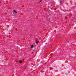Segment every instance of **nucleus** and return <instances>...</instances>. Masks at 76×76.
Returning a JSON list of instances; mask_svg holds the SVG:
<instances>
[{"mask_svg": "<svg viewBox=\"0 0 76 76\" xmlns=\"http://www.w3.org/2000/svg\"><path fill=\"white\" fill-rule=\"evenodd\" d=\"M31 48H34V46L33 45H32L31 46Z\"/></svg>", "mask_w": 76, "mask_h": 76, "instance_id": "f257e3e1", "label": "nucleus"}, {"mask_svg": "<svg viewBox=\"0 0 76 76\" xmlns=\"http://www.w3.org/2000/svg\"><path fill=\"white\" fill-rule=\"evenodd\" d=\"M13 11L14 12V13H17V12L16 11V10H13Z\"/></svg>", "mask_w": 76, "mask_h": 76, "instance_id": "f03ea898", "label": "nucleus"}, {"mask_svg": "<svg viewBox=\"0 0 76 76\" xmlns=\"http://www.w3.org/2000/svg\"><path fill=\"white\" fill-rule=\"evenodd\" d=\"M38 43H39V41H37L36 42V44H37Z\"/></svg>", "mask_w": 76, "mask_h": 76, "instance_id": "7ed1b4c3", "label": "nucleus"}, {"mask_svg": "<svg viewBox=\"0 0 76 76\" xmlns=\"http://www.w3.org/2000/svg\"><path fill=\"white\" fill-rule=\"evenodd\" d=\"M19 63H22V61L21 60H20L19 61Z\"/></svg>", "mask_w": 76, "mask_h": 76, "instance_id": "20e7f679", "label": "nucleus"}, {"mask_svg": "<svg viewBox=\"0 0 76 76\" xmlns=\"http://www.w3.org/2000/svg\"><path fill=\"white\" fill-rule=\"evenodd\" d=\"M42 0H40V1H39V2L40 3V2H41V1H42Z\"/></svg>", "mask_w": 76, "mask_h": 76, "instance_id": "39448f33", "label": "nucleus"}, {"mask_svg": "<svg viewBox=\"0 0 76 76\" xmlns=\"http://www.w3.org/2000/svg\"><path fill=\"white\" fill-rule=\"evenodd\" d=\"M62 1H61L60 2V3H61Z\"/></svg>", "mask_w": 76, "mask_h": 76, "instance_id": "423d86ee", "label": "nucleus"}, {"mask_svg": "<svg viewBox=\"0 0 76 76\" xmlns=\"http://www.w3.org/2000/svg\"><path fill=\"white\" fill-rule=\"evenodd\" d=\"M37 52L36 51V54H37Z\"/></svg>", "mask_w": 76, "mask_h": 76, "instance_id": "0eeeda50", "label": "nucleus"}, {"mask_svg": "<svg viewBox=\"0 0 76 76\" xmlns=\"http://www.w3.org/2000/svg\"><path fill=\"white\" fill-rule=\"evenodd\" d=\"M18 22V21H16L15 22L16 23V22Z\"/></svg>", "mask_w": 76, "mask_h": 76, "instance_id": "6e6552de", "label": "nucleus"}, {"mask_svg": "<svg viewBox=\"0 0 76 76\" xmlns=\"http://www.w3.org/2000/svg\"><path fill=\"white\" fill-rule=\"evenodd\" d=\"M38 51H37V52H38Z\"/></svg>", "mask_w": 76, "mask_h": 76, "instance_id": "1a4fd4ad", "label": "nucleus"}, {"mask_svg": "<svg viewBox=\"0 0 76 76\" xmlns=\"http://www.w3.org/2000/svg\"><path fill=\"white\" fill-rule=\"evenodd\" d=\"M55 28H56V27H55Z\"/></svg>", "mask_w": 76, "mask_h": 76, "instance_id": "9d476101", "label": "nucleus"}, {"mask_svg": "<svg viewBox=\"0 0 76 76\" xmlns=\"http://www.w3.org/2000/svg\"><path fill=\"white\" fill-rule=\"evenodd\" d=\"M15 29V30H16V29Z\"/></svg>", "mask_w": 76, "mask_h": 76, "instance_id": "9b49d317", "label": "nucleus"}]
</instances>
